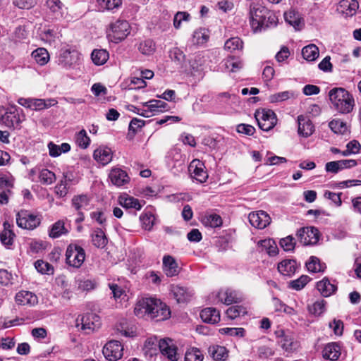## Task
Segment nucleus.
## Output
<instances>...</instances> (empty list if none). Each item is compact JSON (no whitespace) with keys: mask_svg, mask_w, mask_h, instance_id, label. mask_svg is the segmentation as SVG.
I'll use <instances>...</instances> for the list:
<instances>
[{"mask_svg":"<svg viewBox=\"0 0 361 361\" xmlns=\"http://www.w3.org/2000/svg\"><path fill=\"white\" fill-rule=\"evenodd\" d=\"M226 68L231 72H235L243 67V63L240 61H235L234 57H230L225 61Z\"/></svg>","mask_w":361,"mask_h":361,"instance_id":"69168bd1","label":"nucleus"},{"mask_svg":"<svg viewBox=\"0 0 361 361\" xmlns=\"http://www.w3.org/2000/svg\"><path fill=\"white\" fill-rule=\"evenodd\" d=\"M170 290L178 303L190 301L194 294L192 289L180 285L173 284Z\"/></svg>","mask_w":361,"mask_h":361,"instance_id":"f3484780","label":"nucleus"},{"mask_svg":"<svg viewBox=\"0 0 361 361\" xmlns=\"http://www.w3.org/2000/svg\"><path fill=\"white\" fill-rule=\"evenodd\" d=\"M359 8L357 0H341L337 5L336 11L343 17H350L355 15Z\"/></svg>","mask_w":361,"mask_h":361,"instance_id":"2eb2a0df","label":"nucleus"},{"mask_svg":"<svg viewBox=\"0 0 361 361\" xmlns=\"http://www.w3.org/2000/svg\"><path fill=\"white\" fill-rule=\"evenodd\" d=\"M162 269L164 273L168 277L178 276L180 272V267L176 259L169 255H165L163 257Z\"/></svg>","mask_w":361,"mask_h":361,"instance_id":"dca6fc26","label":"nucleus"},{"mask_svg":"<svg viewBox=\"0 0 361 361\" xmlns=\"http://www.w3.org/2000/svg\"><path fill=\"white\" fill-rule=\"evenodd\" d=\"M294 96L293 92L290 91H284L281 92H278L274 94H272L269 97V100L271 102H279L287 100L288 99Z\"/></svg>","mask_w":361,"mask_h":361,"instance_id":"680f3d73","label":"nucleus"},{"mask_svg":"<svg viewBox=\"0 0 361 361\" xmlns=\"http://www.w3.org/2000/svg\"><path fill=\"white\" fill-rule=\"evenodd\" d=\"M316 288L323 297L327 298L334 295L338 289L336 284L331 283L327 277L323 278L316 284Z\"/></svg>","mask_w":361,"mask_h":361,"instance_id":"412c9836","label":"nucleus"},{"mask_svg":"<svg viewBox=\"0 0 361 361\" xmlns=\"http://www.w3.org/2000/svg\"><path fill=\"white\" fill-rule=\"evenodd\" d=\"M190 20V15L187 12L178 11L176 13L173 18V25L175 28L179 29L183 21L188 22Z\"/></svg>","mask_w":361,"mask_h":361,"instance_id":"bf43d9fd","label":"nucleus"},{"mask_svg":"<svg viewBox=\"0 0 361 361\" xmlns=\"http://www.w3.org/2000/svg\"><path fill=\"white\" fill-rule=\"evenodd\" d=\"M243 49V42L238 37H231L224 43V49L229 52L242 51Z\"/></svg>","mask_w":361,"mask_h":361,"instance_id":"58836bf2","label":"nucleus"},{"mask_svg":"<svg viewBox=\"0 0 361 361\" xmlns=\"http://www.w3.org/2000/svg\"><path fill=\"white\" fill-rule=\"evenodd\" d=\"M319 232L315 227H303L298 230L297 236L304 245L316 244L319 238Z\"/></svg>","mask_w":361,"mask_h":361,"instance_id":"9d476101","label":"nucleus"},{"mask_svg":"<svg viewBox=\"0 0 361 361\" xmlns=\"http://www.w3.org/2000/svg\"><path fill=\"white\" fill-rule=\"evenodd\" d=\"M4 231L0 233L1 241L5 245H11L13 244L15 234L11 229V225L8 222L4 223Z\"/></svg>","mask_w":361,"mask_h":361,"instance_id":"a19ab883","label":"nucleus"},{"mask_svg":"<svg viewBox=\"0 0 361 361\" xmlns=\"http://www.w3.org/2000/svg\"><path fill=\"white\" fill-rule=\"evenodd\" d=\"M2 121L8 127H14L20 123L18 109L12 107L6 111L2 116Z\"/></svg>","mask_w":361,"mask_h":361,"instance_id":"2f4dec72","label":"nucleus"},{"mask_svg":"<svg viewBox=\"0 0 361 361\" xmlns=\"http://www.w3.org/2000/svg\"><path fill=\"white\" fill-rule=\"evenodd\" d=\"M280 245L286 252L292 251L294 250L295 245V239L293 236L288 235L281 239Z\"/></svg>","mask_w":361,"mask_h":361,"instance_id":"0e129e2a","label":"nucleus"},{"mask_svg":"<svg viewBox=\"0 0 361 361\" xmlns=\"http://www.w3.org/2000/svg\"><path fill=\"white\" fill-rule=\"evenodd\" d=\"M13 277L11 273L6 269H0V283L4 286L13 284Z\"/></svg>","mask_w":361,"mask_h":361,"instance_id":"338daca9","label":"nucleus"},{"mask_svg":"<svg viewBox=\"0 0 361 361\" xmlns=\"http://www.w3.org/2000/svg\"><path fill=\"white\" fill-rule=\"evenodd\" d=\"M298 268L296 261L294 259H284L278 264V271L283 275L291 276Z\"/></svg>","mask_w":361,"mask_h":361,"instance_id":"cd10ccee","label":"nucleus"},{"mask_svg":"<svg viewBox=\"0 0 361 361\" xmlns=\"http://www.w3.org/2000/svg\"><path fill=\"white\" fill-rule=\"evenodd\" d=\"M236 130L239 133L252 135L255 132V128L251 125L240 123L237 126Z\"/></svg>","mask_w":361,"mask_h":361,"instance_id":"774afa93","label":"nucleus"},{"mask_svg":"<svg viewBox=\"0 0 361 361\" xmlns=\"http://www.w3.org/2000/svg\"><path fill=\"white\" fill-rule=\"evenodd\" d=\"M57 103V101L52 98L47 99L32 98V109L35 111H40L55 106Z\"/></svg>","mask_w":361,"mask_h":361,"instance_id":"f704fd0d","label":"nucleus"},{"mask_svg":"<svg viewBox=\"0 0 361 361\" xmlns=\"http://www.w3.org/2000/svg\"><path fill=\"white\" fill-rule=\"evenodd\" d=\"M211 297H214V302L222 303L226 305L238 302L241 300V296L235 290L231 288L221 289L216 293H212Z\"/></svg>","mask_w":361,"mask_h":361,"instance_id":"6e6552de","label":"nucleus"},{"mask_svg":"<svg viewBox=\"0 0 361 361\" xmlns=\"http://www.w3.org/2000/svg\"><path fill=\"white\" fill-rule=\"evenodd\" d=\"M326 305V302L324 300H317L310 307V312L315 315H320L325 311Z\"/></svg>","mask_w":361,"mask_h":361,"instance_id":"e2e57ef3","label":"nucleus"},{"mask_svg":"<svg viewBox=\"0 0 361 361\" xmlns=\"http://www.w3.org/2000/svg\"><path fill=\"white\" fill-rule=\"evenodd\" d=\"M32 56L34 58L35 61L41 66L46 64L49 59L48 51L44 48H38L33 51Z\"/></svg>","mask_w":361,"mask_h":361,"instance_id":"c03bdc74","label":"nucleus"},{"mask_svg":"<svg viewBox=\"0 0 361 361\" xmlns=\"http://www.w3.org/2000/svg\"><path fill=\"white\" fill-rule=\"evenodd\" d=\"M204 164L198 159H194L189 166V171L192 178L200 183H205L208 178V173L204 170Z\"/></svg>","mask_w":361,"mask_h":361,"instance_id":"ddd939ff","label":"nucleus"},{"mask_svg":"<svg viewBox=\"0 0 361 361\" xmlns=\"http://www.w3.org/2000/svg\"><path fill=\"white\" fill-rule=\"evenodd\" d=\"M255 117L257 121L258 126L264 131L270 130L277 123L275 113L270 109L257 110L255 113Z\"/></svg>","mask_w":361,"mask_h":361,"instance_id":"423d86ee","label":"nucleus"},{"mask_svg":"<svg viewBox=\"0 0 361 361\" xmlns=\"http://www.w3.org/2000/svg\"><path fill=\"white\" fill-rule=\"evenodd\" d=\"M130 27L128 21L118 19L109 25L106 30L107 37L111 42L118 43L130 34Z\"/></svg>","mask_w":361,"mask_h":361,"instance_id":"20e7f679","label":"nucleus"},{"mask_svg":"<svg viewBox=\"0 0 361 361\" xmlns=\"http://www.w3.org/2000/svg\"><path fill=\"white\" fill-rule=\"evenodd\" d=\"M135 314L141 317L147 314L149 317L156 319L157 321H163L169 318L171 311L169 307L155 298H143L140 300L135 307Z\"/></svg>","mask_w":361,"mask_h":361,"instance_id":"f03ea898","label":"nucleus"},{"mask_svg":"<svg viewBox=\"0 0 361 361\" xmlns=\"http://www.w3.org/2000/svg\"><path fill=\"white\" fill-rule=\"evenodd\" d=\"M92 242L98 248H104L107 243V238L102 228H97L92 234Z\"/></svg>","mask_w":361,"mask_h":361,"instance_id":"4c0bfd02","label":"nucleus"},{"mask_svg":"<svg viewBox=\"0 0 361 361\" xmlns=\"http://www.w3.org/2000/svg\"><path fill=\"white\" fill-rule=\"evenodd\" d=\"M123 347L118 341H110L104 346L102 353L109 361H117L123 356Z\"/></svg>","mask_w":361,"mask_h":361,"instance_id":"1a4fd4ad","label":"nucleus"},{"mask_svg":"<svg viewBox=\"0 0 361 361\" xmlns=\"http://www.w3.org/2000/svg\"><path fill=\"white\" fill-rule=\"evenodd\" d=\"M202 223L207 227L215 228L222 225V219L219 214H208L202 217Z\"/></svg>","mask_w":361,"mask_h":361,"instance_id":"e433bc0d","label":"nucleus"},{"mask_svg":"<svg viewBox=\"0 0 361 361\" xmlns=\"http://www.w3.org/2000/svg\"><path fill=\"white\" fill-rule=\"evenodd\" d=\"M203 358V354L197 348L188 349L185 355V361H202Z\"/></svg>","mask_w":361,"mask_h":361,"instance_id":"3c124183","label":"nucleus"},{"mask_svg":"<svg viewBox=\"0 0 361 361\" xmlns=\"http://www.w3.org/2000/svg\"><path fill=\"white\" fill-rule=\"evenodd\" d=\"M75 141L80 148L87 149L90 145L91 140L87 135L86 130L82 129L75 134Z\"/></svg>","mask_w":361,"mask_h":361,"instance_id":"37998d69","label":"nucleus"},{"mask_svg":"<svg viewBox=\"0 0 361 361\" xmlns=\"http://www.w3.org/2000/svg\"><path fill=\"white\" fill-rule=\"evenodd\" d=\"M68 230L65 228L64 222L59 220L51 226L49 235L52 238H57L68 233Z\"/></svg>","mask_w":361,"mask_h":361,"instance_id":"79ce46f5","label":"nucleus"},{"mask_svg":"<svg viewBox=\"0 0 361 361\" xmlns=\"http://www.w3.org/2000/svg\"><path fill=\"white\" fill-rule=\"evenodd\" d=\"M329 126L331 130L335 133L344 134L348 130L346 123L339 119H334L331 121Z\"/></svg>","mask_w":361,"mask_h":361,"instance_id":"603ef678","label":"nucleus"},{"mask_svg":"<svg viewBox=\"0 0 361 361\" xmlns=\"http://www.w3.org/2000/svg\"><path fill=\"white\" fill-rule=\"evenodd\" d=\"M306 267L309 271L313 273L324 271V267L320 263L319 259L314 256H312L306 263Z\"/></svg>","mask_w":361,"mask_h":361,"instance_id":"de8ad7c7","label":"nucleus"},{"mask_svg":"<svg viewBox=\"0 0 361 361\" xmlns=\"http://www.w3.org/2000/svg\"><path fill=\"white\" fill-rule=\"evenodd\" d=\"M250 224L257 228L263 229L269 225L271 218L264 211L251 212L248 216Z\"/></svg>","mask_w":361,"mask_h":361,"instance_id":"4468645a","label":"nucleus"},{"mask_svg":"<svg viewBox=\"0 0 361 361\" xmlns=\"http://www.w3.org/2000/svg\"><path fill=\"white\" fill-rule=\"evenodd\" d=\"M341 346L338 343H329L325 345L323 350V357L331 361H336L341 356Z\"/></svg>","mask_w":361,"mask_h":361,"instance_id":"b1692460","label":"nucleus"},{"mask_svg":"<svg viewBox=\"0 0 361 361\" xmlns=\"http://www.w3.org/2000/svg\"><path fill=\"white\" fill-rule=\"evenodd\" d=\"M319 54V53L318 47L313 44L305 46L302 49V55L303 58L309 61H313L316 60L318 58Z\"/></svg>","mask_w":361,"mask_h":361,"instance_id":"ea45409f","label":"nucleus"},{"mask_svg":"<svg viewBox=\"0 0 361 361\" xmlns=\"http://www.w3.org/2000/svg\"><path fill=\"white\" fill-rule=\"evenodd\" d=\"M246 313V308L242 305L230 307L226 312L227 317L231 319H234L238 317L243 316Z\"/></svg>","mask_w":361,"mask_h":361,"instance_id":"09e8293b","label":"nucleus"},{"mask_svg":"<svg viewBox=\"0 0 361 361\" xmlns=\"http://www.w3.org/2000/svg\"><path fill=\"white\" fill-rule=\"evenodd\" d=\"M284 18L286 23L293 26L295 29H300L302 25V19L299 12L290 9L285 12Z\"/></svg>","mask_w":361,"mask_h":361,"instance_id":"7c9ffc66","label":"nucleus"},{"mask_svg":"<svg viewBox=\"0 0 361 361\" xmlns=\"http://www.w3.org/2000/svg\"><path fill=\"white\" fill-rule=\"evenodd\" d=\"M90 200V197L86 195H75L72 199V204L76 210L80 211L89 205Z\"/></svg>","mask_w":361,"mask_h":361,"instance_id":"a18cd8bd","label":"nucleus"},{"mask_svg":"<svg viewBox=\"0 0 361 361\" xmlns=\"http://www.w3.org/2000/svg\"><path fill=\"white\" fill-rule=\"evenodd\" d=\"M85 252L84 249L75 244H71L68 246L66 252V263L75 268H79L84 262Z\"/></svg>","mask_w":361,"mask_h":361,"instance_id":"0eeeda50","label":"nucleus"},{"mask_svg":"<svg viewBox=\"0 0 361 361\" xmlns=\"http://www.w3.org/2000/svg\"><path fill=\"white\" fill-rule=\"evenodd\" d=\"M96 1L106 10L118 9L122 5V0H96Z\"/></svg>","mask_w":361,"mask_h":361,"instance_id":"6e6d98bb","label":"nucleus"},{"mask_svg":"<svg viewBox=\"0 0 361 361\" xmlns=\"http://www.w3.org/2000/svg\"><path fill=\"white\" fill-rule=\"evenodd\" d=\"M209 31L206 28H199L192 35V43L196 45H202L208 42Z\"/></svg>","mask_w":361,"mask_h":361,"instance_id":"72a5a7b5","label":"nucleus"},{"mask_svg":"<svg viewBox=\"0 0 361 361\" xmlns=\"http://www.w3.org/2000/svg\"><path fill=\"white\" fill-rule=\"evenodd\" d=\"M140 219L145 230L150 231L155 221V216L152 213H145L140 215Z\"/></svg>","mask_w":361,"mask_h":361,"instance_id":"864d4df0","label":"nucleus"},{"mask_svg":"<svg viewBox=\"0 0 361 361\" xmlns=\"http://www.w3.org/2000/svg\"><path fill=\"white\" fill-rule=\"evenodd\" d=\"M209 354L216 361H225L228 357V350L221 345H212L208 349Z\"/></svg>","mask_w":361,"mask_h":361,"instance_id":"c85d7f7f","label":"nucleus"},{"mask_svg":"<svg viewBox=\"0 0 361 361\" xmlns=\"http://www.w3.org/2000/svg\"><path fill=\"white\" fill-rule=\"evenodd\" d=\"M16 302L20 305H35L38 302L37 297L30 291H20L16 295Z\"/></svg>","mask_w":361,"mask_h":361,"instance_id":"a878e982","label":"nucleus"},{"mask_svg":"<svg viewBox=\"0 0 361 361\" xmlns=\"http://www.w3.org/2000/svg\"><path fill=\"white\" fill-rule=\"evenodd\" d=\"M39 179L42 184L51 185L56 180V175L47 169H43L39 174Z\"/></svg>","mask_w":361,"mask_h":361,"instance_id":"49530a36","label":"nucleus"},{"mask_svg":"<svg viewBox=\"0 0 361 361\" xmlns=\"http://www.w3.org/2000/svg\"><path fill=\"white\" fill-rule=\"evenodd\" d=\"M78 54L68 49L63 51L58 59L59 65L66 69L72 68L78 61Z\"/></svg>","mask_w":361,"mask_h":361,"instance_id":"6ab92c4d","label":"nucleus"},{"mask_svg":"<svg viewBox=\"0 0 361 361\" xmlns=\"http://www.w3.org/2000/svg\"><path fill=\"white\" fill-rule=\"evenodd\" d=\"M94 159L102 165H106L112 160L113 152L108 147L100 146L94 151Z\"/></svg>","mask_w":361,"mask_h":361,"instance_id":"5701e85b","label":"nucleus"},{"mask_svg":"<svg viewBox=\"0 0 361 361\" xmlns=\"http://www.w3.org/2000/svg\"><path fill=\"white\" fill-rule=\"evenodd\" d=\"M109 177L112 184L117 187H121L128 183L130 180V178L127 173L118 168L111 169Z\"/></svg>","mask_w":361,"mask_h":361,"instance_id":"4be33fe9","label":"nucleus"},{"mask_svg":"<svg viewBox=\"0 0 361 361\" xmlns=\"http://www.w3.org/2000/svg\"><path fill=\"white\" fill-rule=\"evenodd\" d=\"M158 348L161 354L166 356L170 361H177L178 360L177 347L171 339H160Z\"/></svg>","mask_w":361,"mask_h":361,"instance_id":"f8f14e48","label":"nucleus"},{"mask_svg":"<svg viewBox=\"0 0 361 361\" xmlns=\"http://www.w3.org/2000/svg\"><path fill=\"white\" fill-rule=\"evenodd\" d=\"M41 215L34 214L28 210L21 209L16 214V224L18 227L33 230L39 226Z\"/></svg>","mask_w":361,"mask_h":361,"instance_id":"39448f33","label":"nucleus"},{"mask_svg":"<svg viewBox=\"0 0 361 361\" xmlns=\"http://www.w3.org/2000/svg\"><path fill=\"white\" fill-rule=\"evenodd\" d=\"M168 165L173 173H180L185 168V157L179 149H172L168 157Z\"/></svg>","mask_w":361,"mask_h":361,"instance_id":"9b49d317","label":"nucleus"},{"mask_svg":"<svg viewBox=\"0 0 361 361\" xmlns=\"http://www.w3.org/2000/svg\"><path fill=\"white\" fill-rule=\"evenodd\" d=\"M118 202L123 207L126 209H135L136 210H140L142 208V204L137 199L128 195L120 196L118 198Z\"/></svg>","mask_w":361,"mask_h":361,"instance_id":"473e14b6","label":"nucleus"},{"mask_svg":"<svg viewBox=\"0 0 361 361\" xmlns=\"http://www.w3.org/2000/svg\"><path fill=\"white\" fill-rule=\"evenodd\" d=\"M200 317L204 322L216 324L220 321V312L216 308L207 307L201 311Z\"/></svg>","mask_w":361,"mask_h":361,"instance_id":"bb28decb","label":"nucleus"},{"mask_svg":"<svg viewBox=\"0 0 361 361\" xmlns=\"http://www.w3.org/2000/svg\"><path fill=\"white\" fill-rule=\"evenodd\" d=\"M81 324L82 329L90 333L100 327V317L94 313H87L82 317Z\"/></svg>","mask_w":361,"mask_h":361,"instance_id":"a211bd4d","label":"nucleus"},{"mask_svg":"<svg viewBox=\"0 0 361 361\" xmlns=\"http://www.w3.org/2000/svg\"><path fill=\"white\" fill-rule=\"evenodd\" d=\"M219 333L221 334H226L231 336H236L242 338L245 334V330L243 328H221L219 330Z\"/></svg>","mask_w":361,"mask_h":361,"instance_id":"5fc2aeb1","label":"nucleus"},{"mask_svg":"<svg viewBox=\"0 0 361 361\" xmlns=\"http://www.w3.org/2000/svg\"><path fill=\"white\" fill-rule=\"evenodd\" d=\"M274 350L268 345H261L257 348V357L259 359H268L274 355Z\"/></svg>","mask_w":361,"mask_h":361,"instance_id":"052dcab7","label":"nucleus"},{"mask_svg":"<svg viewBox=\"0 0 361 361\" xmlns=\"http://www.w3.org/2000/svg\"><path fill=\"white\" fill-rule=\"evenodd\" d=\"M35 267L37 271L43 274H51L54 272L52 266L43 260H37L35 263Z\"/></svg>","mask_w":361,"mask_h":361,"instance_id":"4d7b16f0","label":"nucleus"},{"mask_svg":"<svg viewBox=\"0 0 361 361\" xmlns=\"http://www.w3.org/2000/svg\"><path fill=\"white\" fill-rule=\"evenodd\" d=\"M139 51L145 55H150L155 51V45L152 40L147 39L139 44Z\"/></svg>","mask_w":361,"mask_h":361,"instance_id":"13d9d810","label":"nucleus"},{"mask_svg":"<svg viewBox=\"0 0 361 361\" xmlns=\"http://www.w3.org/2000/svg\"><path fill=\"white\" fill-rule=\"evenodd\" d=\"M109 58V52L106 49H94L91 54L92 62L97 66L104 64Z\"/></svg>","mask_w":361,"mask_h":361,"instance_id":"c9c22d12","label":"nucleus"},{"mask_svg":"<svg viewBox=\"0 0 361 361\" xmlns=\"http://www.w3.org/2000/svg\"><path fill=\"white\" fill-rule=\"evenodd\" d=\"M279 343L281 348L288 354L293 353L299 348V343L290 335H283Z\"/></svg>","mask_w":361,"mask_h":361,"instance_id":"393cba45","label":"nucleus"},{"mask_svg":"<svg viewBox=\"0 0 361 361\" xmlns=\"http://www.w3.org/2000/svg\"><path fill=\"white\" fill-rule=\"evenodd\" d=\"M250 23L254 32H261L277 25L276 14L259 4H253L250 9Z\"/></svg>","mask_w":361,"mask_h":361,"instance_id":"f257e3e1","label":"nucleus"},{"mask_svg":"<svg viewBox=\"0 0 361 361\" xmlns=\"http://www.w3.org/2000/svg\"><path fill=\"white\" fill-rule=\"evenodd\" d=\"M310 281V278L307 275H302L300 278L290 281L288 283V287L295 290H302Z\"/></svg>","mask_w":361,"mask_h":361,"instance_id":"8fccbe9b","label":"nucleus"},{"mask_svg":"<svg viewBox=\"0 0 361 361\" xmlns=\"http://www.w3.org/2000/svg\"><path fill=\"white\" fill-rule=\"evenodd\" d=\"M298 132L300 136L308 137L314 131V126L311 120L305 116L300 115L298 117Z\"/></svg>","mask_w":361,"mask_h":361,"instance_id":"aec40b11","label":"nucleus"},{"mask_svg":"<svg viewBox=\"0 0 361 361\" xmlns=\"http://www.w3.org/2000/svg\"><path fill=\"white\" fill-rule=\"evenodd\" d=\"M329 99L334 109L341 114H348L353 109V96L344 88L335 87L329 92Z\"/></svg>","mask_w":361,"mask_h":361,"instance_id":"7ed1b4c3","label":"nucleus"},{"mask_svg":"<svg viewBox=\"0 0 361 361\" xmlns=\"http://www.w3.org/2000/svg\"><path fill=\"white\" fill-rule=\"evenodd\" d=\"M144 106H146L149 111H150V114L152 116L161 113L166 111L168 109V104L161 100H150L147 102L143 104Z\"/></svg>","mask_w":361,"mask_h":361,"instance_id":"c756f323","label":"nucleus"}]
</instances>
